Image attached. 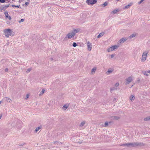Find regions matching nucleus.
Segmentation results:
<instances>
[{
	"label": "nucleus",
	"instance_id": "obj_1",
	"mask_svg": "<svg viewBox=\"0 0 150 150\" xmlns=\"http://www.w3.org/2000/svg\"><path fill=\"white\" fill-rule=\"evenodd\" d=\"M79 32V30H77L74 29L73 30L71 33H68L64 38L65 40H67L69 39H70L73 37L76 34Z\"/></svg>",
	"mask_w": 150,
	"mask_h": 150
},
{
	"label": "nucleus",
	"instance_id": "obj_2",
	"mask_svg": "<svg viewBox=\"0 0 150 150\" xmlns=\"http://www.w3.org/2000/svg\"><path fill=\"white\" fill-rule=\"evenodd\" d=\"M143 143L140 142H137L131 143H127V147H135L138 146L142 145Z\"/></svg>",
	"mask_w": 150,
	"mask_h": 150
},
{
	"label": "nucleus",
	"instance_id": "obj_3",
	"mask_svg": "<svg viewBox=\"0 0 150 150\" xmlns=\"http://www.w3.org/2000/svg\"><path fill=\"white\" fill-rule=\"evenodd\" d=\"M4 33L5 36L6 37H8L10 36L11 35L13 31L11 30L10 29H8L4 30Z\"/></svg>",
	"mask_w": 150,
	"mask_h": 150
},
{
	"label": "nucleus",
	"instance_id": "obj_4",
	"mask_svg": "<svg viewBox=\"0 0 150 150\" xmlns=\"http://www.w3.org/2000/svg\"><path fill=\"white\" fill-rule=\"evenodd\" d=\"M149 52L148 50L145 51L143 52L142 55V56L141 61L142 62H144L146 59V58L147 54Z\"/></svg>",
	"mask_w": 150,
	"mask_h": 150
},
{
	"label": "nucleus",
	"instance_id": "obj_5",
	"mask_svg": "<svg viewBox=\"0 0 150 150\" xmlns=\"http://www.w3.org/2000/svg\"><path fill=\"white\" fill-rule=\"evenodd\" d=\"M133 80V79L131 76H129L126 78L125 80V84L127 85L129 84Z\"/></svg>",
	"mask_w": 150,
	"mask_h": 150
},
{
	"label": "nucleus",
	"instance_id": "obj_6",
	"mask_svg": "<svg viewBox=\"0 0 150 150\" xmlns=\"http://www.w3.org/2000/svg\"><path fill=\"white\" fill-rule=\"evenodd\" d=\"M97 2L96 0H87L86 3L88 5H93L96 3Z\"/></svg>",
	"mask_w": 150,
	"mask_h": 150
},
{
	"label": "nucleus",
	"instance_id": "obj_7",
	"mask_svg": "<svg viewBox=\"0 0 150 150\" xmlns=\"http://www.w3.org/2000/svg\"><path fill=\"white\" fill-rule=\"evenodd\" d=\"M87 46L88 47V50L90 51L92 49V44L90 43L89 41H88L87 43Z\"/></svg>",
	"mask_w": 150,
	"mask_h": 150
},
{
	"label": "nucleus",
	"instance_id": "obj_8",
	"mask_svg": "<svg viewBox=\"0 0 150 150\" xmlns=\"http://www.w3.org/2000/svg\"><path fill=\"white\" fill-rule=\"evenodd\" d=\"M4 14L6 18H8L9 20H11V18L10 16H9V15L8 14V11H6L4 12Z\"/></svg>",
	"mask_w": 150,
	"mask_h": 150
},
{
	"label": "nucleus",
	"instance_id": "obj_9",
	"mask_svg": "<svg viewBox=\"0 0 150 150\" xmlns=\"http://www.w3.org/2000/svg\"><path fill=\"white\" fill-rule=\"evenodd\" d=\"M119 47V46L117 45H114L110 47V49L112 51L114 50L117 49Z\"/></svg>",
	"mask_w": 150,
	"mask_h": 150
},
{
	"label": "nucleus",
	"instance_id": "obj_10",
	"mask_svg": "<svg viewBox=\"0 0 150 150\" xmlns=\"http://www.w3.org/2000/svg\"><path fill=\"white\" fill-rule=\"evenodd\" d=\"M120 118V117L116 116H113L111 117V119L112 120H118Z\"/></svg>",
	"mask_w": 150,
	"mask_h": 150
},
{
	"label": "nucleus",
	"instance_id": "obj_11",
	"mask_svg": "<svg viewBox=\"0 0 150 150\" xmlns=\"http://www.w3.org/2000/svg\"><path fill=\"white\" fill-rule=\"evenodd\" d=\"M6 9V8H5V7H4V6H0V11L1 12H2L5 11Z\"/></svg>",
	"mask_w": 150,
	"mask_h": 150
},
{
	"label": "nucleus",
	"instance_id": "obj_12",
	"mask_svg": "<svg viewBox=\"0 0 150 150\" xmlns=\"http://www.w3.org/2000/svg\"><path fill=\"white\" fill-rule=\"evenodd\" d=\"M133 4V3H130L128 5H127L125 6V7L123 8V9H125L128 8H129L130 6H131Z\"/></svg>",
	"mask_w": 150,
	"mask_h": 150
},
{
	"label": "nucleus",
	"instance_id": "obj_13",
	"mask_svg": "<svg viewBox=\"0 0 150 150\" xmlns=\"http://www.w3.org/2000/svg\"><path fill=\"white\" fill-rule=\"evenodd\" d=\"M113 71V70L112 69H108V70L106 72L107 74L108 75L110 74V73H111Z\"/></svg>",
	"mask_w": 150,
	"mask_h": 150
},
{
	"label": "nucleus",
	"instance_id": "obj_14",
	"mask_svg": "<svg viewBox=\"0 0 150 150\" xmlns=\"http://www.w3.org/2000/svg\"><path fill=\"white\" fill-rule=\"evenodd\" d=\"M127 40L126 39L122 38H121V39H120L119 41V42L120 43H123L125 41Z\"/></svg>",
	"mask_w": 150,
	"mask_h": 150
},
{
	"label": "nucleus",
	"instance_id": "obj_15",
	"mask_svg": "<svg viewBox=\"0 0 150 150\" xmlns=\"http://www.w3.org/2000/svg\"><path fill=\"white\" fill-rule=\"evenodd\" d=\"M42 127L41 126L38 127L36 128L35 129L34 131V132L35 133L37 132L39 129H40Z\"/></svg>",
	"mask_w": 150,
	"mask_h": 150
},
{
	"label": "nucleus",
	"instance_id": "obj_16",
	"mask_svg": "<svg viewBox=\"0 0 150 150\" xmlns=\"http://www.w3.org/2000/svg\"><path fill=\"white\" fill-rule=\"evenodd\" d=\"M45 91V90L44 89H43L42 91H41L40 92V93L39 94V96H40L43 95V94L44 93V92Z\"/></svg>",
	"mask_w": 150,
	"mask_h": 150
},
{
	"label": "nucleus",
	"instance_id": "obj_17",
	"mask_svg": "<svg viewBox=\"0 0 150 150\" xmlns=\"http://www.w3.org/2000/svg\"><path fill=\"white\" fill-rule=\"evenodd\" d=\"M104 33H100L97 36V38H99L100 37H102L104 35Z\"/></svg>",
	"mask_w": 150,
	"mask_h": 150
},
{
	"label": "nucleus",
	"instance_id": "obj_18",
	"mask_svg": "<svg viewBox=\"0 0 150 150\" xmlns=\"http://www.w3.org/2000/svg\"><path fill=\"white\" fill-rule=\"evenodd\" d=\"M69 106V105L67 104L65 105H64L63 107L62 108L64 110H66Z\"/></svg>",
	"mask_w": 150,
	"mask_h": 150
},
{
	"label": "nucleus",
	"instance_id": "obj_19",
	"mask_svg": "<svg viewBox=\"0 0 150 150\" xmlns=\"http://www.w3.org/2000/svg\"><path fill=\"white\" fill-rule=\"evenodd\" d=\"M119 11V10L118 9H115L113 11H112V13L113 14H115L117 12Z\"/></svg>",
	"mask_w": 150,
	"mask_h": 150
},
{
	"label": "nucleus",
	"instance_id": "obj_20",
	"mask_svg": "<svg viewBox=\"0 0 150 150\" xmlns=\"http://www.w3.org/2000/svg\"><path fill=\"white\" fill-rule=\"evenodd\" d=\"M85 122L84 121H82L80 124L79 126L80 127H82L84 126L85 124Z\"/></svg>",
	"mask_w": 150,
	"mask_h": 150
},
{
	"label": "nucleus",
	"instance_id": "obj_21",
	"mask_svg": "<svg viewBox=\"0 0 150 150\" xmlns=\"http://www.w3.org/2000/svg\"><path fill=\"white\" fill-rule=\"evenodd\" d=\"M134 98H135L134 97L133 95H131V96L129 97V99L132 101L134 100Z\"/></svg>",
	"mask_w": 150,
	"mask_h": 150
},
{
	"label": "nucleus",
	"instance_id": "obj_22",
	"mask_svg": "<svg viewBox=\"0 0 150 150\" xmlns=\"http://www.w3.org/2000/svg\"><path fill=\"white\" fill-rule=\"evenodd\" d=\"M136 36V34H133L129 37V38L130 39H131Z\"/></svg>",
	"mask_w": 150,
	"mask_h": 150
},
{
	"label": "nucleus",
	"instance_id": "obj_23",
	"mask_svg": "<svg viewBox=\"0 0 150 150\" xmlns=\"http://www.w3.org/2000/svg\"><path fill=\"white\" fill-rule=\"evenodd\" d=\"M6 100L8 102H10L11 101V99L8 98V97H6Z\"/></svg>",
	"mask_w": 150,
	"mask_h": 150
},
{
	"label": "nucleus",
	"instance_id": "obj_24",
	"mask_svg": "<svg viewBox=\"0 0 150 150\" xmlns=\"http://www.w3.org/2000/svg\"><path fill=\"white\" fill-rule=\"evenodd\" d=\"M144 121H148L150 120V116L145 118L144 119Z\"/></svg>",
	"mask_w": 150,
	"mask_h": 150
},
{
	"label": "nucleus",
	"instance_id": "obj_25",
	"mask_svg": "<svg viewBox=\"0 0 150 150\" xmlns=\"http://www.w3.org/2000/svg\"><path fill=\"white\" fill-rule=\"evenodd\" d=\"M54 144H57V145H59V146H60V144H61V143H59L58 141H56L55 142H54Z\"/></svg>",
	"mask_w": 150,
	"mask_h": 150
},
{
	"label": "nucleus",
	"instance_id": "obj_26",
	"mask_svg": "<svg viewBox=\"0 0 150 150\" xmlns=\"http://www.w3.org/2000/svg\"><path fill=\"white\" fill-rule=\"evenodd\" d=\"M148 73H149L147 71H144L143 74H144L146 76H148L149 75V74H148Z\"/></svg>",
	"mask_w": 150,
	"mask_h": 150
},
{
	"label": "nucleus",
	"instance_id": "obj_27",
	"mask_svg": "<svg viewBox=\"0 0 150 150\" xmlns=\"http://www.w3.org/2000/svg\"><path fill=\"white\" fill-rule=\"evenodd\" d=\"M127 143H125L124 144H121L119 145L120 146H127Z\"/></svg>",
	"mask_w": 150,
	"mask_h": 150
},
{
	"label": "nucleus",
	"instance_id": "obj_28",
	"mask_svg": "<svg viewBox=\"0 0 150 150\" xmlns=\"http://www.w3.org/2000/svg\"><path fill=\"white\" fill-rule=\"evenodd\" d=\"M116 89V88H115V87H113L112 88H110V91L111 92H112V91H113V90Z\"/></svg>",
	"mask_w": 150,
	"mask_h": 150
},
{
	"label": "nucleus",
	"instance_id": "obj_29",
	"mask_svg": "<svg viewBox=\"0 0 150 150\" xmlns=\"http://www.w3.org/2000/svg\"><path fill=\"white\" fill-rule=\"evenodd\" d=\"M11 6H12V7L13 8L14 7H16L18 8H19L20 6V5H19L18 6V5L16 6L14 5H12Z\"/></svg>",
	"mask_w": 150,
	"mask_h": 150
},
{
	"label": "nucleus",
	"instance_id": "obj_30",
	"mask_svg": "<svg viewBox=\"0 0 150 150\" xmlns=\"http://www.w3.org/2000/svg\"><path fill=\"white\" fill-rule=\"evenodd\" d=\"M108 125V123L107 122H106L105 123V125L103 126L104 127H106Z\"/></svg>",
	"mask_w": 150,
	"mask_h": 150
},
{
	"label": "nucleus",
	"instance_id": "obj_31",
	"mask_svg": "<svg viewBox=\"0 0 150 150\" xmlns=\"http://www.w3.org/2000/svg\"><path fill=\"white\" fill-rule=\"evenodd\" d=\"M96 70V69L95 68L92 69L91 70V73H93V72H95Z\"/></svg>",
	"mask_w": 150,
	"mask_h": 150
},
{
	"label": "nucleus",
	"instance_id": "obj_32",
	"mask_svg": "<svg viewBox=\"0 0 150 150\" xmlns=\"http://www.w3.org/2000/svg\"><path fill=\"white\" fill-rule=\"evenodd\" d=\"M31 69H32L31 68H29L27 70V71H26V72L27 73H28L31 71Z\"/></svg>",
	"mask_w": 150,
	"mask_h": 150
},
{
	"label": "nucleus",
	"instance_id": "obj_33",
	"mask_svg": "<svg viewBox=\"0 0 150 150\" xmlns=\"http://www.w3.org/2000/svg\"><path fill=\"white\" fill-rule=\"evenodd\" d=\"M72 45L74 47H76V46L77 44L75 42H74L73 43Z\"/></svg>",
	"mask_w": 150,
	"mask_h": 150
},
{
	"label": "nucleus",
	"instance_id": "obj_34",
	"mask_svg": "<svg viewBox=\"0 0 150 150\" xmlns=\"http://www.w3.org/2000/svg\"><path fill=\"white\" fill-rule=\"evenodd\" d=\"M119 85V83L117 82L115 84V86L116 87H117Z\"/></svg>",
	"mask_w": 150,
	"mask_h": 150
},
{
	"label": "nucleus",
	"instance_id": "obj_35",
	"mask_svg": "<svg viewBox=\"0 0 150 150\" xmlns=\"http://www.w3.org/2000/svg\"><path fill=\"white\" fill-rule=\"evenodd\" d=\"M24 21V19H21L19 21V23H20L21 22H23Z\"/></svg>",
	"mask_w": 150,
	"mask_h": 150
},
{
	"label": "nucleus",
	"instance_id": "obj_36",
	"mask_svg": "<svg viewBox=\"0 0 150 150\" xmlns=\"http://www.w3.org/2000/svg\"><path fill=\"white\" fill-rule=\"evenodd\" d=\"M29 95L28 94H27L26 95V97L25 99L26 100H27L29 97Z\"/></svg>",
	"mask_w": 150,
	"mask_h": 150
},
{
	"label": "nucleus",
	"instance_id": "obj_37",
	"mask_svg": "<svg viewBox=\"0 0 150 150\" xmlns=\"http://www.w3.org/2000/svg\"><path fill=\"white\" fill-rule=\"evenodd\" d=\"M5 2V0H0V2L2 3H4Z\"/></svg>",
	"mask_w": 150,
	"mask_h": 150
},
{
	"label": "nucleus",
	"instance_id": "obj_38",
	"mask_svg": "<svg viewBox=\"0 0 150 150\" xmlns=\"http://www.w3.org/2000/svg\"><path fill=\"white\" fill-rule=\"evenodd\" d=\"M103 5H104V6L105 7L107 5V3L106 2H105L104 3Z\"/></svg>",
	"mask_w": 150,
	"mask_h": 150
},
{
	"label": "nucleus",
	"instance_id": "obj_39",
	"mask_svg": "<svg viewBox=\"0 0 150 150\" xmlns=\"http://www.w3.org/2000/svg\"><path fill=\"white\" fill-rule=\"evenodd\" d=\"M144 0H141L140 1L138 2V4H141Z\"/></svg>",
	"mask_w": 150,
	"mask_h": 150
},
{
	"label": "nucleus",
	"instance_id": "obj_40",
	"mask_svg": "<svg viewBox=\"0 0 150 150\" xmlns=\"http://www.w3.org/2000/svg\"><path fill=\"white\" fill-rule=\"evenodd\" d=\"M107 51L108 52H110V51H111L112 50L110 49V47L108 49Z\"/></svg>",
	"mask_w": 150,
	"mask_h": 150
},
{
	"label": "nucleus",
	"instance_id": "obj_41",
	"mask_svg": "<svg viewBox=\"0 0 150 150\" xmlns=\"http://www.w3.org/2000/svg\"><path fill=\"white\" fill-rule=\"evenodd\" d=\"M29 4V3L28 2H26L25 3V5L26 6H27Z\"/></svg>",
	"mask_w": 150,
	"mask_h": 150
},
{
	"label": "nucleus",
	"instance_id": "obj_42",
	"mask_svg": "<svg viewBox=\"0 0 150 150\" xmlns=\"http://www.w3.org/2000/svg\"><path fill=\"white\" fill-rule=\"evenodd\" d=\"M115 54H112L111 56H110V57H111V58H113L115 56Z\"/></svg>",
	"mask_w": 150,
	"mask_h": 150
},
{
	"label": "nucleus",
	"instance_id": "obj_43",
	"mask_svg": "<svg viewBox=\"0 0 150 150\" xmlns=\"http://www.w3.org/2000/svg\"><path fill=\"white\" fill-rule=\"evenodd\" d=\"M8 68H6L5 69V71L6 72H8Z\"/></svg>",
	"mask_w": 150,
	"mask_h": 150
},
{
	"label": "nucleus",
	"instance_id": "obj_44",
	"mask_svg": "<svg viewBox=\"0 0 150 150\" xmlns=\"http://www.w3.org/2000/svg\"><path fill=\"white\" fill-rule=\"evenodd\" d=\"M140 81V80L139 79H138L137 81L136 82L139 83Z\"/></svg>",
	"mask_w": 150,
	"mask_h": 150
},
{
	"label": "nucleus",
	"instance_id": "obj_45",
	"mask_svg": "<svg viewBox=\"0 0 150 150\" xmlns=\"http://www.w3.org/2000/svg\"><path fill=\"white\" fill-rule=\"evenodd\" d=\"M4 7H5V8L6 9L7 8H8V6H7V5H5L4 6Z\"/></svg>",
	"mask_w": 150,
	"mask_h": 150
},
{
	"label": "nucleus",
	"instance_id": "obj_46",
	"mask_svg": "<svg viewBox=\"0 0 150 150\" xmlns=\"http://www.w3.org/2000/svg\"><path fill=\"white\" fill-rule=\"evenodd\" d=\"M2 115H0V119H1L2 117Z\"/></svg>",
	"mask_w": 150,
	"mask_h": 150
},
{
	"label": "nucleus",
	"instance_id": "obj_47",
	"mask_svg": "<svg viewBox=\"0 0 150 150\" xmlns=\"http://www.w3.org/2000/svg\"><path fill=\"white\" fill-rule=\"evenodd\" d=\"M147 71L149 73H150V70H149Z\"/></svg>",
	"mask_w": 150,
	"mask_h": 150
},
{
	"label": "nucleus",
	"instance_id": "obj_48",
	"mask_svg": "<svg viewBox=\"0 0 150 150\" xmlns=\"http://www.w3.org/2000/svg\"><path fill=\"white\" fill-rule=\"evenodd\" d=\"M5 0V1H7L8 2H9V1H8V0Z\"/></svg>",
	"mask_w": 150,
	"mask_h": 150
},
{
	"label": "nucleus",
	"instance_id": "obj_49",
	"mask_svg": "<svg viewBox=\"0 0 150 150\" xmlns=\"http://www.w3.org/2000/svg\"><path fill=\"white\" fill-rule=\"evenodd\" d=\"M9 5H10V4H8L7 5V6H8V7H9Z\"/></svg>",
	"mask_w": 150,
	"mask_h": 150
},
{
	"label": "nucleus",
	"instance_id": "obj_50",
	"mask_svg": "<svg viewBox=\"0 0 150 150\" xmlns=\"http://www.w3.org/2000/svg\"><path fill=\"white\" fill-rule=\"evenodd\" d=\"M133 86V85H132L131 86V88Z\"/></svg>",
	"mask_w": 150,
	"mask_h": 150
},
{
	"label": "nucleus",
	"instance_id": "obj_51",
	"mask_svg": "<svg viewBox=\"0 0 150 150\" xmlns=\"http://www.w3.org/2000/svg\"><path fill=\"white\" fill-rule=\"evenodd\" d=\"M1 102L0 101V104L1 103Z\"/></svg>",
	"mask_w": 150,
	"mask_h": 150
}]
</instances>
